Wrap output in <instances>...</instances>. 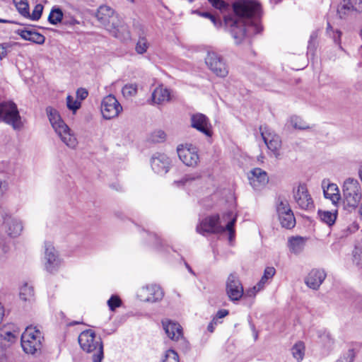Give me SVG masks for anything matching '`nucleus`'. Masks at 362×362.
I'll list each match as a JSON object with an SVG mask.
<instances>
[{
	"mask_svg": "<svg viewBox=\"0 0 362 362\" xmlns=\"http://www.w3.org/2000/svg\"><path fill=\"white\" fill-rule=\"evenodd\" d=\"M260 4L255 0H238L233 3V8L237 16H226L224 24L230 28V32L236 44H240L246 37L259 33L262 27L252 23L250 17L255 15Z\"/></svg>",
	"mask_w": 362,
	"mask_h": 362,
	"instance_id": "obj_1",
	"label": "nucleus"
},
{
	"mask_svg": "<svg viewBox=\"0 0 362 362\" xmlns=\"http://www.w3.org/2000/svg\"><path fill=\"white\" fill-rule=\"evenodd\" d=\"M231 218L223 227L220 223V217L218 214L212 215L204 218L197 226V232L205 235V233L219 234L228 230L229 232V240H231L234 236V225L236 221V217L233 216L232 211H228L223 215L222 219L226 220Z\"/></svg>",
	"mask_w": 362,
	"mask_h": 362,
	"instance_id": "obj_2",
	"label": "nucleus"
},
{
	"mask_svg": "<svg viewBox=\"0 0 362 362\" xmlns=\"http://www.w3.org/2000/svg\"><path fill=\"white\" fill-rule=\"evenodd\" d=\"M81 348L88 352L93 353V362H101L103 358V346L102 340L97 337L94 331L86 329L78 336Z\"/></svg>",
	"mask_w": 362,
	"mask_h": 362,
	"instance_id": "obj_3",
	"label": "nucleus"
},
{
	"mask_svg": "<svg viewBox=\"0 0 362 362\" xmlns=\"http://www.w3.org/2000/svg\"><path fill=\"white\" fill-rule=\"evenodd\" d=\"M43 340V334L39 329L28 326L21 336L22 348L25 353L35 354L41 350Z\"/></svg>",
	"mask_w": 362,
	"mask_h": 362,
	"instance_id": "obj_4",
	"label": "nucleus"
},
{
	"mask_svg": "<svg viewBox=\"0 0 362 362\" xmlns=\"http://www.w3.org/2000/svg\"><path fill=\"white\" fill-rule=\"evenodd\" d=\"M344 203L351 209L358 206L361 200V192L357 180L349 177L343 185Z\"/></svg>",
	"mask_w": 362,
	"mask_h": 362,
	"instance_id": "obj_5",
	"label": "nucleus"
},
{
	"mask_svg": "<svg viewBox=\"0 0 362 362\" xmlns=\"http://www.w3.org/2000/svg\"><path fill=\"white\" fill-rule=\"evenodd\" d=\"M0 121L11 124L14 129L21 128L22 123L16 105L13 102L0 103Z\"/></svg>",
	"mask_w": 362,
	"mask_h": 362,
	"instance_id": "obj_6",
	"label": "nucleus"
},
{
	"mask_svg": "<svg viewBox=\"0 0 362 362\" xmlns=\"http://www.w3.org/2000/svg\"><path fill=\"white\" fill-rule=\"evenodd\" d=\"M205 63L209 69L217 76L224 78L228 74L226 63L221 56L214 51H208Z\"/></svg>",
	"mask_w": 362,
	"mask_h": 362,
	"instance_id": "obj_7",
	"label": "nucleus"
},
{
	"mask_svg": "<svg viewBox=\"0 0 362 362\" xmlns=\"http://www.w3.org/2000/svg\"><path fill=\"white\" fill-rule=\"evenodd\" d=\"M100 110L103 118L110 119L117 117L122 111V107L113 95L105 96L100 105Z\"/></svg>",
	"mask_w": 362,
	"mask_h": 362,
	"instance_id": "obj_8",
	"label": "nucleus"
},
{
	"mask_svg": "<svg viewBox=\"0 0 362 362\" xmlns=\"http://www.w3.org/2000/svg\"><path fill=\"white\" fill-rule=\"evenodd\" d=\"M150 165L155 173L163 175L170 170L172 166V160L167 154L156 152L151 157Z\"/></svg>",
	"mask_w": 362,
	"mask_h": 362,
	"instance_id": "obj_9",
	"label": "nucleus"
},
{
	"mask_svg": "<svg viewBox=\"0 0 362 362\" xmlns=\"http://www.w3.org/2000/svg\"><path fill=\"white\" fill-rule=\"evenodd\" d=\"M293 198L298 206L304 210L313 207V201L305 184H299L293 190Z\"/></svg>",
	"mask_w": 362,
	"mask_h": 362,
	"instance_id": "obj_10",
	"label": "nucleus"
},
{
	"mask_svg": "<svg viewBox=\"0 0 362 362\" xmlns=\"http://www.w3.org/2000/svg\"><path fill=\"white\" fill-rule=\"evenodd\" d=\"M45 269L49 272L56 271L61 264L58 252L49 242L45 243Z\"/></svg>",
	"mask_w": 362,
	"mask_h": 362,
	"instance_id": "obj_11",
	"label": "nucleus"
},
{
	"mask_svg": "<svg viewBox=\"0 0 362 362\" xmlns=\"http://www.w3.org/2000/svg\"><path fill=\"white\" fill-rule=\"evenodd\" d=\"M226 293L232 301L239 300L243 295V287L239 279L235 275H229L226 282Z\"/></svg>",
	"mask_w": 362,
	"mask_h": 362,
	"instance_id": "obj_12",
	"label": "nucleus"
},
{
	"mask_svg": "<svg viewBox=\"0 0 362 362\" xmlns=\"http://www.w3.org/2000/svg\"><path fill=\"white\" fill-rule=\"evenodd\" d=\"M261 135L267 148L274 153V156L278 158L280 156L279 149L281 146L280 137L268 131L261 132Z\"/></svg>",
	"mask_w": 362,
	"mask_h": 362,
	"instance_id": "obj_13",
	"label": "nucleus"
},
{
	"mask_svg": "<svg viewBox=\"0 0 362 362\" xmlns=\"http://www.w3.org/2000/svg\"><path fill=\"white\" fill-rule=\"evenodd\" d=\"M191 126L206 136H211V126L209 120L202 113H197L192 115Z\"/></svg>",
	"mask_w": 362,
	"mask_h": 362,
	"instance_id": "obj_14",
	"label": "nucleus"
},
{
	"mask_svg": "<svg viewBox=\"0 0 362 362\" xmlns=\"http://www.w3.org/2000/svg\"><path fill=\"white\" fill-rule=\"evenodd\" d=\"M140 296L143 300L147 302H156L163 297V292L157 285H149L141 290Z\"/></svg>",
	"mask_w": 362,
	"mask_h": 362,
	"instance_id": "obj_15",
	"label": "nucleus"
},
{
	"mask_svg": "<svg viewBox=\"0 0 362 362\" xmlns=\"http://www.w3.org/2000/svg\"><path fill=\"white\" fill-rule=\"evenodd\" d=\"M163 329L168 337L173 341H178L183 337L181 325L168 319L162 320Z\"/></svg>",
	"mask_w": 362,
	"mask_h": 362,
	"instance_id": "obj_16",
	"label": "nucleus"
},
{
	"mask_svg": "<svg viewBox=\"0 0 362 362\" xmlns=\"http://www.w3.org/2000/svg\"><path fill=\"white\" fill-rule=\"evenodd\" d=\"M326 278V274L323 270L312 269L305 279V284L310 288L317 290Z\"/></svg>",
	"mask_w": 362,
	"mask_h": 362,
	"instance_id": "obj_17",
	"label": "nucleus"
},
{
	"mask_svg": "<svg viewBox=\"0 0 362 362\" xmlns=\"http://www.w3.org/2000/svg\"><path fill=\"white\" fill-rule=\"evenodd\" d=\"M250 185L255 189H259L266 185L269 181L267 173L261 168H255L251 171L249 177Z\"/></svg>",
	"mask_w": 362,
	"mask_h": 362,
	"instance_id": "obj_18",
	"label": "nucleus"
},
{
	"mask_svg": "<svg viewBox=\"0 0 362 362\" xmlns=\"http://www.w3.org/2000/svg\"><path fill=\"white\" fill-rule=\"evenodd\" d=\"M180 159L187 166H195L199 161V156L193 149L177 148Z\"/></svg>",
	"mask_w": 362,
	"mask_h": 362,
	"instance_id": "obj_19",
	"label": "nucleus"
},
{
	"mask_svg": "<svg viewBox=\"0 0 362 362\" xmlns=\"http://www.w3.org/2000/svg\"><path fill=\"white\" fill-rule=\"evenodd\" d=\"M46 112L50 122V124L55 132L58 130L62 131V128H65L66 129H67L66 124L62 120L57 110L54 109L52 107H47L46 108ZM62 131L64 130L62 129Z\"/></svg>",
	"mask_w": 362,
	"mask_h": 362,
	"instance_id": "obj_20",
	"label": "nucleus"
},
{
	"mask_svg": "<svg viewBox=\"0 0 362 362\" xmlns=\"http://www.w3.org/2000/svg\"><path fill=\"white\" fill-rule=\"evenodd\" d=\"M16 33L23 40L33 42L36 44L42 45L45 41V37L40 33L34 31L33 29H18Z\"/></svg>",
	"mask_w": 362,
	"mask_h": 362,
	"instance_id": "obj_21",
	"label": "nucleus"
},
{
	"mask_svg": "<svg viewBox=\"0 0 362 362\" xmlns=\"http://www.w3.org/2000/svg\"><path fill=\"white\" fill-rule=\"evenodd\" d=\"M202 175L199 173L185 175L181 180L174 181V185L177 187H185L189 188L194 185L200 183Z\"/></svg>",
	"mask_w": 362,
	"mask_h": 362,
	"instance_id": "obj_22",
	"label": "nucleus"
},
{
	"mask_svg": "<svg viewBox=\"0 0 362 362\" xmlns=\"http://www.w3.org/2000/svg\"><path fill=\"white\" fill-rule=\"evenodd\" d=\"M151 100L155 104H162L165 102H168L170 100V90L163 86H159L153 91Z\"/></svg>",
	"mask_w": 362,
	"mask_h": 362,
	"instance_id": "obj_23",
	"label": "nucleus"
},
{
	"mask_svg": "<svg viewBox=\"0 0 362 362\" xmlns=\"http://www.w3.org/2000/svg\"><path fill=\"white\" fill-rule=\"evenodd\" d=\"M66 129H67L64 128H64H62V130L63 129L64 131L58 130L55 132L58 134L62 141L64 144H66L69 148H74L78 144L77 139L76 136L71 134V129L67 125Z\"/></svg>",
	"mask_w": 362,
	"mask_h": 362,
	"instance_id": "obj_24",
	"label": "nucleus"
},
{
	"mask_svg": "<svg viewBox=\"0 0 362 362\" xmlns=\"http://www.w3.org/2000/svg\"><path fill=\"white\" fill-rule=\"evenodd\" d=\"M108 21V23L105 24L104 27L106 30L110 31L113 36L117 37L120 30H122L124 28L123 21L115 13H114Z\"/></svg>",
	"mask_w": 362,
	"mask_h": 362,
	"instance_id": "obj_25",
	"label": "nucleus"
},
{
	"mask_svg": "<svg viewBox=\"0 0 362 362\" xmlns=\"http://www.w3.org/2000/svg\"><path fill=\"white\" fill-rule=\"evenodd\" d=\"M6 232L11 237L18 236L23 230V225L21 221L9 218L5 222Z\"/></svg>",
	"mask_w": 362,
	"mask_h": 362,
	"instance_id": "obj_26",
	"label": "nucleus"
},
{
	"mask_svg": "<svg viewBox=\"0 0 362 362\" xmlns=\"http://www.w3.org/2000/svg\"><path fill=\"white\" fill-rule=\"evenodd\" d=\"M276 274V269L273 267H267L265 268L264 271V274L262 276L259 281L257 284L256 286L253 287V290L255 292H258L261 291L266 284H268L269 281L272 280L274 276Z\"/></svg>",
	"mask_w": 362,
	"mask_h": 362,
	"instance_id": "obj_27",
	"label": "nucleus"
},
{
	"mask_svg": "<svg viewBox=\"0 0 362 362\" xmlns=\"http://www.w3.org/2000/svg\"><path fill=\"white\" fill-rule=\"evenodd\" d=\"M306 238L300 236L291 237L288 239V246L291 252L299 254L305 247Z\"/></svg>",
	"mask_w": 362,
	"mask_h": 362,
	"instance_id": "obj_28",
	"label": "nucleus"
},
{
	"mask_svg": "<svg viewBox=\"0 0 362 362\" xmlns=\"http://www.w3.org/2000/svg\"><path fill=\"white\" fill-rule=\"evenodd\" d=\"M114 11L109 6H101L98 9L95 17L98 21L105 26V24L108 23L110 18L114 15Z\"/></svg>",
	"mask_w": 362,
	"mask_h": 362,
	"instance_id": "obj_29",
	"label": "nucleus"
},
{
	"mask_svg": "<svg viewBox=\"0 0 362 362\" xmlns=\"http://www.w3.org/2000/svg\"><path fill=\"white\" fill-rule=\"evenodd\" d=\"M323 192L325 197L330 199L333 204H337L340 199L339 191L335 184H329L327 188L324 187Z\"/></svg>",
	"mask_w": 362,
	"mask_h": 362,
	"instance_id": "obj_30",
	"label": "nucleus"
},
{
	"mask_svg": "<svg viewBox=\"0 0 362 362\" xmlns=\"http://www.w3.org/2000/svg\"><path fill=\"white\" fill-rule=\"evenodd\" d=\"M318 216L321 221L327 224L329 226H332L336 221L337 212L319 210Z\"/></svg>",
	"mask_w": 362,
	"mask_h": 362,
	"instance_id": "obj_31",
	"label": "nucleus"
},
{
	"mask_svg": "<svg viewBox=\"0 0 362 362\" xmlns=\"http://www.w3.org/2000/svg\"><path fill=\"white\" fill-rule=\"evenodd\" d=\"M280 223L282 227L291 229L296 225V218L293 211L279 216Z\"/></svg>",
	"mask_w": 362,
	"mask_h": 362,
	"instance_id": "obj_32",
	"label": "nucleus"
},
{
	"mask_svg": "<svg viewBox=\"0 0 362 362\" xmlns=\"http://www.w3.org/2000/svg\"><path fill=\"white\" fill-rule=\"evenodd\" d=\"M351 11H354L351 0H343L339 5L337 13L341 18H345Z\"/></svg>",
	"mask_w": 362,
	"mask_h": 362,
	"instance_id": "obj_33",
	"label": "nucleus"
},
{
	"mask_svg": "<svg viewBox=\"0 0 362 362\" xmlns=\"http://www.w3.org/2000/svg\"><path fill=\"white\" fill-rule=\"evenodd\" d=\"M276 211L278 216L292 212L288 202L285 199L279 198L276 202Z\"/></svg>",
	"mask_w": 362,
	"mask_h": 362,
	"instance_id": "obj_34",
	"label": "nucleus"
},
{
	"mask_svg": "<svg viewBox=\"0 0 362 362\" xmlns=\"http://www.w3.org/2000/svg\"><path fill=\"white\" fill-rule=\"evenodd\" d=\"M305 346L302 341L297 342L292 348L293 356L298 361L303 360L304 356Z\"/></svg>",
	"mask_w": 362,
	"mask_h": 362,
	"instance_id": "obj_35",
	"label": "nucleus"
},
{
	"mask_svg": "<svg viewBox=\"0 0 362 362\" xmlns=\"http://www.w3.org/2000/svg\"><path fill=\"white\" fill-rule=\"evenodd\" d=\"M63 19V13L62 11L59 8H55L52 9L49 17L48 21L52 24L56 25L58 23L61 22Z\"/></svg>",
	"mask_w": 362,
	"mask_h": 362,
	"instance_id": "obj_36",
	"label": "nucleus"
},
{
	"mask_svg": "<svg viewBox=\"0 0 362 362\" xmlns=\"http://www.w3.org/2000/svg\"><path fill=\"white\" fill-rule=\"evenodd\" d=\"M192 13L197 14L199 16L206 18L210 19V21L213 23L215 27L220 28L222 25V23L219 18H217L215 16L212 15L209 12H204L199 10H194L192 11Z\"/></svg>",
	"mask_w": 362,
	"mask_h": 362,
	"instance_id": "obj_37",
	"label": "nucleus"
},
{
	"mask_svg": "<svg viewBox=\"0 0 362 362\" xmlns=\"http://www.w3.org/2000/svg\"><path fill=\"white\" fill-rule=\"evenodd\" d=\"M18 12L24 17L30 16L29 5L25 0H13Z\"/></svg>",
	"mask_w": 362,
	"mask_h": 362,
	"instance_id": "obj_38",
	"label": "nucleus"
},
{
	"mask_svg": "<svg viewBox=\"0 0 362 362\" xmlns=\"http://www.w3.org/2000/svg\"><path fill=\"white\" fill-rule=\"evenodd\" d=\"M290 123L296 129L304 130L309 129V125L298 116L291 117Z\"/></svg>",
	"mask_w": 362,
	"mask_h": 362,
	"instance_id": "obj_39",
	"label": "nucleus"
},
{
	"mask_svg": "<svg viewBox=\"0 0 362 362\" xmlns=\"http://www.w3.org/2000/svg\"><path fill=\"white\" fill-rule=\"evenodd\" d=\"M34 296V290L33 287L28 284L21 287L20 291V298L24 301L30 300Z\"/></svg>",
	"mask_w": 362,
	"mask_h": 362,
	"instance_id": "obj_40",
	"label": "nucleus"
},
{
	"mask_svg": "<svg viewBox=\"0 0 362 362\" xmlns=\"http://www.w3.org/2000/svg\"><path fill=\"white\" fill-rule=\"evenodd\" d=\"M122 94L125 98H131L137 93V85L135 83L126 84L122 90Z\"/></svg>",
	"mask_w": 362,
	"mask_h": 362,
	"instance_id": "obj_41",
	"label": "nucleus"
},
{
	"mask_svg": "<svg viewBox=\"0 0 362 362\" xmlns=\"http://www.w3.org/2000/svg\"><path fill=\"white\" fill-rule=\"evenodd\" d=\"M148 44L145 37H140L136 45V51L138 54H144L147 51Z\"/></svg>",
	"mask_w": 362,
	"mask_h": 362,
	"instance_id": "obj_42",
	"label": "nucleus"
},
{
	"mask_svg": "<svg viewBox=\"0 0 362 362\" xmlns=\"http://www.w3.org/2000/svg\"><path fill=\"white\" fill-rule=\"evenodd\" d=\"M317 37H318V32L316 30L313 31L311 33V35L310 36V40L308 41V52H312L313 54L316 49Z\"/></svg>",
	"mask_w": 362,
	"mask_h": 362,
	"instance_id": "obj_43",
	"label": "nucleus"
},
{
	"mask_svg": "<svg viewBox=\"0 0 362 362\" xmlns=\"http://www.w3.org/2000/svg\"><path fill=\"white\" fill-rule=\"evenodd\" d=\"M13 43L11 42H4L0 44V60H2L4 58H5L8 53L11 52Z\"/></svg>",
	"mask_w": 362,
	"mask_h": 362,
	"instance_id": "obj_44",
	"label": "nucleus"
},
{
	"mask_svg": "<svg viewBox=\"0 0 362 362\" xmlns=\"http://www.w3.org/2000/svg\"><path fill=\"white\" fill-rule=\"evenodd\" d=\"M66 105L67 107L75 112L81 107V102L74 100L71 95H68L66 98Z\"/></svg>",
	"mask_w": 362,
	"mask_h": 362,
	"instance_id": "obj_45",
	"label": "nucleus"
},
{
	"mask_svg": "<svg viewBox=\"0 0 362 362\" xmlns=\"http://www.w3.org/2000/svg\"><path fill=\"white\" fill-rule=\"evenodd\" d=\"M163 362H179L178 354L174 350L169 349L166 351Z\"/></svg>",
	"mask_w": 362,
	"mask_h": 362,
	"instance_id": "obj_46",
	"label": "nucleus"
},
{
	"mask_svg": "<svg viewBox=\"0 0 362 362\" xmlns=\"http://www.w3.org/2000/svg\"><path fill=\"white\" fill-rule=\"evenodd\" d=\"M331 32L332 33L333 35L332 37L334 39V41L336 44L340 45L341 44V32L339 30H337L336 31H334L332 30V27L330 25L329 23H327V33L331 35Z\"/></svg>",
	"mask_w": 362,
	"mask_h": 362,
	"instance_id": "obj_47",
	"label": "nucleus"
},
{
	"mask_svg": "<svg viewBox=\"0 0 362 362\" xmlns=\"http://www.w3.org/2000/svg\"><path fill=\"white\" fill-rule=\"evenodd\" d=\"M122 304V301L120 298L117 296H112L110 298L107 300V305L109 306L110 310L112 311L115 310V308L119 307Z\"/></svg>",
	"mask_w": 362,
	"mask_h": 362,
	"instance_id": "obj_48",
	"label": "nucleus"
},
{
	"mask_svg": "<svg viewBox=\"0 0 362 362\" xmlns=\"http://www.w3.org/2000/svg\"><path fill=\"white\" fill-rule=\"evenodd\" d=\"M42 11H43V6L42 4H38L35 6V8L32 12V14H30V16H28V18H30V19H32L33 21H37V20L40 19V18L41 17Z\"/></svg>",
	"mask_w": 362,
	"mask_h": 362,
	"instance_id": "obj_49",
	"label": "nucleus"
},
{
	"mask_svg": "<svg viewBox=\"0 0 362 362\" xmlns=\"http://www.w3.org/2000/svg\"><path fill=\"white\" fill-rule=\"evenodd\" d=\"M353 262L356 265L362 264V250L358 247H355L353 250Z\"/></svg>",
	"mask_w": 362,
	"mask_h": 362,
	"instance_id": "obj_50",
	"label": "nucleus"
},
{
	"mask_svg": "<svg viewBox=\"0 0 362 362\" xmlns=\"http://www.w3.org/2000/svg\"><path fill=\"white\" fill-rule=\"evenodd\" d=\"M354 358V351L349 349L346 354L338 359L336 362H352Z\"/></svg>",
	"mask_w": 362,
	"mask_h": 362,
	"instance_id": "obj_51",
	"label": "nucleus"
},
{
	"mask_svg": "<svg viewBox=\"0 0 362 362\" xmlns=\"http://www.w3.org/2000/svg\"><path fill=\"white\" fill-rule=\"evenodd\" d=\"M209 2L216 8L222 10L227 7V4L223 0H208Z\"/></svg>",
	"mask_w": 362,
	"mask_h": 362,
	"instance_id": "obj_52",
	"label": "nucleus"
},
{
	"mask_svg": "<svg viewBox=\"0 0 362 362\" xmlns=\"http://www.w3.org/2000/svg\"><path fill=\"white\" fill-rule=\"evenodd\" d=\"M165 133L162 131L159 130L157 132H155L152 135V139L155 142H160L163 141L165 138Z\"/></svg>",
	"mask_w": 362,
	"mask_h": 362,
	"instance_id": "obj_53",
	"label": "nucleus"
},
{
	"mask_svg": "<svg viewBox=\"0 0 362 362\" xmlns=\"http://www.w3.org/2000/svg\"><path fill=\"white\" fill-rule=\"evenodd\" d=\"M88 95V90L85 88H78L76 91L77 98L83 100L87 98Z\"/></svg>",
	"mask_w": 362,
	"mask_h": 362,
	"instance_id": "obj_54",
	"label": "nucleus"
},
{
	"mask_svg": "<svg viewBox=\"0 0 362 362\" xmlns=\"http://www.w3.org/2000/svg\"><path fill=\"white\" fill-rule=\"evenodd\" d=\"M354 11L362 13V0H351Z\"/></svg>",
	"mask_w": 362,
	"mask_h": 362,
	"instance_id": "obj_55",
	"label": "nucleus"
},
{
	"mask_svg": "<svg viewBox=\"0 0 362 362\" xmlns=\"http://www.w3.org/2000/svg\"><path fill=\"white\" fill-rule=\"evenodd\" d=\"M7 189L8 182L6 180H0V197L3 196Z\"/></svg>",
	"mask_w": 362,
	"mask_h": 362,
	"instance_id": "obj_56",
	"label": "nucleus"
},
{
	"mask_svg": "<svg viewBox=\"0 0 362 362\" xmlns=\"http://www.w3.org/2000/svg\"><path fill=\"white\" fill-rule=\"evenodd\" d=\"M228 315V310H227L226 309H221L217 312L214 318H216L217 321H218V319H221V318L227 316Z\"/></svg>",
	"mask_w": 362,
	"mask_h": 362,
	"instance_id": "obj_57",
	"label": "nucleus"
},
{
	"mask_svg": "<svg viewBox=\"0 0 362 362\" xmlns=\"http://www.w3.org/2000/svg\"><path fill=\"white\" fill-rule=\"evenodd\" d=\"M218 323V321H217L216 318H213L211 322L209 324L207 327V330L210 332H213L215 329V326Z\"/></svg>",
	"mask_w": 362,
	"mask_h": 362,
	"instance_id": "obj_58",
	"label": "nucleus"
},
{
	"mask_svg": "<svg viewBox=\"0 0 362 362\" xmlns=\"http://www.w3.org/2000/svg\"><path fill=\"white\" fill-rule=\"evenodd\" d=\"M6 337H5L4 338L8 341H11V339H13L15 337L14 335L10 332H6Z\"/></svg>",
	"mask_w": 362,
	"mask_h": 362,
	"instance_id": "obj_59",
	"label": "nucleus"
},
{
	"mask_svg": "<svg viewBox=\"0 0 362 362\" xmlns=\"http://www.w3.org/2000/svg\"><path fill=\"white\" fill-rule=\"evenodd\" d=\"M185 267H187V269H188V271L192 273V274H194V272L192 271V268L190 267V266L187 263L185 262Z\"/></svg>",
	"mask_w": 362,
	"mask_h": 362,
	"instance_id": "obj_60",
	"label": "nucleus"
},
{
	"mask_svg": "<svg viewBox=\"0 0 362 362\" xmlns=\"http://www.w3.org/2000/svg\"><path fill=\"white\" fill-rule=\"evenodd\" d=\"M153 238L155 239L156 242V245H159L160 244V242H159V239L156 236V235H153Z\"/></svg>",
	"mask_w": 362,
	"mask_h": 362,
	"instance_id": "obj_61",
	"label": "nucleus"
},
{
	"mask_svg": "<svg viewBox=\"0 0 362 362\" xmlns=\"http://www.w3.org/2000/svg\"><path fill=\"white\" fill-rule=\"evenodd\" d=\"M0 314H1V317H2L4 315V309H3V306L1 305V303H0Z\"/></svg>",
	"mask_w": 362,
	"mask_h": 362,
	"instance_id": "obj_62",
	"label": "nucleus"
},
{
	"mask_svg": "<svg viewBox=\"0 0 362 362\" xmlns=\"http://www.w3.org/2000/svg\"><path fill=\"white\" fill-rule=\"evenodd\" d=\"M358 174H359V177L362 181V166L359 169Z\"/></svg>",
	"mask_w": 362,
	"mask_h": 362,
	"instance_id": "obj_63",
	"label": "nucleus"
},
{
	"mask_svg": "<svg viewBox=\"0 0 362 362\" xmlns=\"http://www.w3.org/2000/svg\"><path fill=\"white\" fill-rule=\"evenodd\" d=\"M76 23V21L74 19H72L69 23L71 25H74Z\"/></svg>",
	"mask_w": 362,
	"mask_h": 362,
	"instance_id": "obj_64",
	"label": "nucleus"
}]
</instances>
